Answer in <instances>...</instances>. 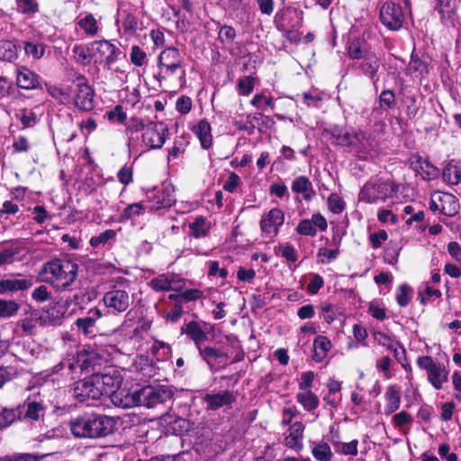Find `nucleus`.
<instances>
[{
	"instance_id": "52",
	"label": "nucleus",
	"mask_w": 461,
	"mask_h": 461,
	"mask_svg": "<svg viewBox=\"0 0 461 461\" xmlns=\"http://www.w3.org/2000/svg\"><path fill=\"white\" fill-rule=\"evenodd\" d=\"M18 12L27 14L38 12V4L35 0H16Z\"/></svg>"
},
{
	"instance_id": "3",
	"label": "nucleus",
	"mask_w": 461,
	"mask_h": 461,
	"mask_svg": "<svg viewBox=\"0 0 461 461\" xmlns=\"http://www.w3.org/2000/svg\"><path fill=\"white\" fill-rule=\"evenodd\" d=\"M77 269V264L72 260L55 258L43 265L41 274L46 283L58 291H64L76 281Z\"/></svg>"
},
{
	"instance_id": "48",
	"label": "nucleus",
	"mask_w": 461,
	"mask_h": 461,
	"mask_svg": "<svg viewBox=\"0 0 461 461\" xmlns=\"http://www.w3.org/2000/svg\"><path fill=\"white\" fill-rule=\"evenodd\" d=\"M255 78L251 76H247L240 78L238 81V90L242 95H249L254 89Z\"/></svg>"
},
{
	"instance_id": "62",
	"label": "nucleus",
	"mask_w": 461,
	"mask_h": 461,
	"mask_svg": "<svg viewBox=\"0 0 461 461\" xmlns=\"http://www.w3.org/2000/svg\"><path fill=\"white\" fill-rule=\"evenodd\" d=\"M107 118L110 121H116L120 123H123L126 120V113H124L122 105H116L113 110L109 111L107 113Z\"/></svg>"
},
{
	"instance_id": "63",
	"label": "nucleus",
	"mask_w": 461,
	"mask_h": 461,
	"mask_svg": "<svg viewBox=\"0 0 461 461\" xmlns=\"http://www.w3.org/2000/svg\"><path fill=\"white\" fill-rule=\"evenodd\" d=\"M32 212L33 214V220L38 224H42L50 217L49 212L42 205H36L32 208Z\"/></svg>"
},
{
	"instance_id": "20",
	"label": "nucleus",
	"mask_w": 461,
	"mask_h": 461,
	"mask_svg": "<svg viewBox=\"0 0 461 461\" xmlns=\"http://www.w3.org/2000/svg\"><path fill=\"white\" fill-rule=\"evenodd\" d=\"M16 84L23 89H35L40 85L39 77L25 67H18L16 68Z\"/></svg>"
},
{
	"instance_id": "36",
	"label": "nucleus",
	"mask_w": 461,
	"mask_h": 461,
	"mask_svg": "<svg viewBox=\"0 0 461 461\" xmlns=\"http://www.w3.org/2000/svg\"><path fill=\"white\" fill-rule=\"evenodd\" d=\"M296 400L303 405L304 410L311 411L315 410L319 405V399L311 390H307L296 394Z\"/></svg>"
},
{
	"instance_id": "6",
	"label": "nucleus",
	"mask_w": 461,
	"mask_h": 461,
	"mask_svg": "<svg viewBox=\"0 0 461 461\" xmlns=\"http://www.w3.org/2000/svg\"><path fill=\"white\" fill-rule=\"evenodd\" d=\"M74 105L82 112H90L95 108V91L84 77L77 78L73 90Z\"/></svg>"
},
{
	"instance_id": "43",
	"label": "nucleus",
	"mask_w": 461,
	"mask_h": 461,
	"mask_svg": "<svg viewBox=\"0 0 461 461\" xmlns=\"http://www.w3.org/2000/svg\"><path fill=\"white\" fill-rule=\"evenodd\" d=\"M17 57V50L14 43L10 41H0V59L13 61Z\"/></svg>"
},
{
	"instance_id": "7",
	"label": "nucleus",
	"mask_w": 461,
	"mask_h": 461,
	"mask_svg": "<svg viewBox=\"0 0 461 461\" xmlns=\"http://www.w3.org/2000/svg\"><path fill=\"white\" fill-rule=\"evenodd\" d=\"M98 391L93 375L87 378L75 382L70 388V393L75 400L79 402L101 400V393Z\"/></svg>"
},
{
	"instance_id": "11",
	"label": "nucleus",
	"mask_w": 461,
	"mask_h": 461,
	"mask_svg": "<svg viewBox=\"0 0 461 461\" xmlns=\"http://www.w3.org/2000/svg\"><path fill=\"white\" fill-rule=\"evenodd\" d=\"M93 58L95 61L104 62L105 67L113 64L120 55V50L106 40L95 41L91 43Z\"/></svg>"
},
{
	"instance_id": "37",
	"label": "nucleus",
	"mask_w": 461,
	"mask_h": 461,
	"mask_svg": "<svg viewBox=\"0 0 461 461\" xmlns=\"http://www.w3.org/2000/svg\"><path fill=\"white\" fill-rule=\"evenodd\" d=\"M198 350L202 358L210 366V367H212L214 361L222 357H227L225 353L210 346L202 348L201 344Z\"/></svg>"
},
{
	"instance_id": "42",
	"label": "nucleus",
	"mask_w": 461,
	"mask_h": 461,
	"mask_svg": "<svg viewBox=\"0 0 461 461\" xmlns=\"http://www.w3.org/2000/svg\"><path fill=\"white\" fill-rule=\"evenodd\" d=\"M20 305L12 300L0 299V318L7 319L17 314Z\"/></svg>"
},
{
	"instance_id": "44",
	"label": "nucleus",
	"mask_w": 461,
	"mask_h": 461,
	"mask_svg": "<svg viewBox=\"0 0 461 461\" xmlns=\"http://www.w3.org/2000/svg\"><path fill=\"white\" fill-rule=\"evenodd\" d=\"M16 420H19L17 407L15 409L3 408L0 411V429L11 425Z\"/></svg>"
},
{
	"instance_id": "35",
	"label": "nucleus",
	"mask_w": 461,
	"mask_h": 461,
	"mask_svg": "<svg viewBox=\"0 0 461 461\" xmlns=\"http://www.w3.org/2000/svg\"><path fill=\"white\" fill-rule=\"evenodd\" d=\"M385 400H386V406H385V413L391 414L400 407L401 402V395L400 393L395 389L394 386H389L386 389L385 392Z\"/></svg>"
},
{
	"instance_id": "2",
	"label": "nucleus",
	"mask_w": 461,
	"mask_h": 461,
	"mask_svg": "<svg viewBox=\"0 0 461 461\" xmlns=\"http://www.w3.org/2000/svg\"><path fill=\"white\" fill-rule=\"evenodd\" d=\"M120 394L113 396V402L122 408H129L134 405L153 408L158 404L169 401L173 392L167 386H145L136 390L132 393H126L124 399L119 398Z\"/></svg>"
},
{
	"instance_id": "28",
	"label": "nucleus",
	"mask_w": 461,
	"mask_h": 461,
	"mask_svg": "<svg viewBox=\"0 0 461 461\" xmlns=\"http://www.w3.org/2000/svg\"><path fill=\"white\" fill-rule=\"evenodd\" d=\"M291 188L296 194H303L306 201L312 200L315 194L312 182L304 176H300L294 179Z\"/></svg>"
},
{
	"instance_id": "13",
	"label": "nucleus",
	"mask_w": 461,
	"mask_h": 461,
	"mask_svg": "<svg viewBox=\"0 0 461 461\" xmlns=\"http://www.w3.org/2000/svg\"><path fill=\"white\" fill-rule=\"evenodd\" d=\"M93 376L97 389L100 391L99 393H101V398L104 395H111V399L113 400L114 394H120L119 398L124 399V396L122 397L123 392L114 391L121 383V379L118 375L96 372L93 374Z\"/></svg>"
},
{
	"instance_id": "21",
	"label": "nucleus",
	"mask_w": 461,
	"mask_h": 461,
	"mask_svg": "<svg viewBox=\"0 0 461 461\" xmlns=\"http://www.w3.org/2000/svg\"><path fill=\"white\" fill-rule=\"evenodd\" d=\"M236 400V396L233 393L225 390L218 393L206 394L204 402L207 404V408L210 410H218L225 405L231 404Z\"/></svg>"
},
{
	"instance_id": "38",
	"label": "nucleus",
	"mask_w": 461,
	"mask_h": 461,
	"mask_svg": "<svg viewBox=\"0 0 461 461\" xmlns=\"http://www.w3.org/2000/svg\"><path fill=\"white\" fill-rule=\"evenodd\" d=\"M150 287L156 291H178L179 286H173V277L167 276H159L152 279L149 283Z\"/></svg>"
},
{
	"instance_id": "26",
	"label": "nucleus",
	"mask_w": 461,
	"mask_h": 461,
	"mask_svg": "<svg viewBox=\"0 0 461 461\" xmlns=\"http://www.w3.org/2000/svg\"><path fill=\"white\" fill-rule=\"evenodd\" d=\"M289 435L285 438V445L294 449H301L303 447V438L304 426L302 422H294L289 429Z\"/></svg>"
},
{
	"instance_id": "33",
	"label": "nucleus",
	"mask_w": 461,
	"mask_h": 461,
	"mask_svg": "<svg viewBox=\"0 0 461 461\" xmlns=\"http://www.w3.org/2000/svg\"><path fill=\"white\" fill-rule=\"evenodd\" d=\"M194 133L198 137L203 149H208L211 147L212 137L211 134V125L207 121H200L194 129Z\"/></svg>"
},
{
	"instance_id": "45",
	"label": "nucleus",
	"mask_w": 461,
	"mask_h": 461,
	"mask_svg": "<svg viewBox=\"0 0 461 461\" xmlns=\"http://www.w3.org/2000/svg\"><path fill=\"white\" fill-rule=\"evenodd\" d=\"M15 117L21 122L23 128H31L37 123L36 113L25 108L19 110Z\"/></svg>"
},
{
	"instance_id": "5",
	"label": "nucleus",
	"mask_w": 461,
	"mask_h": 461,
	"mask_svg": "<svg viewBox=\"0 0 461 461\" xmlns=\"http://www.w3.org/2000/svg\"><path fill=\"white\" fill-rule=\"evenodd\" d=\"M103 302L110 313L120 314L129 309L133 300L127 290L114 287L104 294Z\"/></svg>"
},
{
	"instance_id": "1",
	"label": "nucleus",
	"mask_w": 461,
	"mask_h": 461,
	"mask_svg": "<svg viewBox=\"0 0 461 461\" xmlns=\"http://www.w3.org/2000/svg\"><path fill=\"white\" fill-rule=\"evenodd\" d=\"M114 420L106 415L86 413L70 419L69 428L76 438H98L113 431Z\"/></svg>"
},
{
	"instance_id": "41",
	"label": "nucleus",
	"mask_w": 461,
	"mask_h": 461,
	"mask_svg": "<svg viewBox=\"0 0 461 461\" xmlns=\"http://www.w3.org/2000/svg\"><path fill=\"white\" fill-rule=\"evenodd\" d=\"M72 52L76 61L82 65L89 64L93 58L91 46L75 45Z\"/></svg>"
},
{
	"instance_id": "18",
	"label": "nucleus",
	"mask_w": 461,
	"mask_h": 461,
	"mask_svg": "<svg viewBox=\"0 0 461 461\" xmlns=\"http://www.w3.org/2000/svg\"><path fill=\"white\" fill-rule=\"evenodd\" d=\"M411 165L424 180H432L439 176V169L420 156L411 158Z\"/></svg>"
},
{
	"instance_id": "50",
	"label": "nucleus",
	"mask_w": 461,
	"mask_h": 461,
	"mask_svg": "<svg viewBox=\"0 0 461 461\" xmlns=\"http://www.w3.org/2000/svg\"><path fill=\"white\" fill-rule=\"evenodd\" d=\"M145 206L143 203H135L129 204L122 212V218L125 220L131 219L144 213Z\"/></svg>"
},
{
	"instance_id": "55",
	"label": "nucleus",
	"mask_w": 461,
	"mask_h": 461,
	"mask_svg": "<svg viewBox=\"0 0 461 461\" xmlns=\"http://www.w3.org/2000/svg\"><path fill=\"white\" fill-rule=\"evenodd\" d=\"M438 12L443 17L449 18L456 11V0H438Z\"/></svg>"
},
{
	"instance_id": "22",
	"label": "nucleus",
	"mask_w": 461,
	"mask_h": 461,
	"mask_svg": "<svg viewBox=\"0 0 461 461\" xmlns=\"http://www.w3.org/2000/svg\"><path fill=\"white\" fill-rule=\"evenodd\" d=\"M380 59L375 54L368 53L364 56L363 60L359 64V68L366 77L375 83L379 79L377 71L380 68Z\"/></svg>"
},
{
	"instance_id": "60",
	"label": "nucleus",
	"mask_w": 461,
	"mask_h": 461,
	"mask_svg": "<svg viewBox=\"0 0 461 461\" xmlns=\"http://www.w3.org/2000/svg\"><path fill=\"white\" fill-rule=\"evenodd\" d=\"M362 42L359 40H354L349 43L348 55L351 59H364Z\"/></svg>"
},
{
	"instance_id": "30",
	"label": "nucleus",
	"mask_w": 461,
	"mask_h": 461,
	"mask_svg": "<svg viewBox=\"0 0 461 461\" xmlns=\"http://www.w3.org/2000/svg\"><path fill=\"white\" fill-rule=\"evenodd\" d=\"M76 23L87 36L94 37L99 32L98 22L92 14L78 17Z\"/></svg>"
},
{
	"instance_id": "59",
	"label": "nucleus",
	"mask_w": 461,
	"mask_h": 461,
	"mask_svg": "<svg viewBox=\"0 0 461 461\" xmlns=\"http://www.w3.org/2000/svg\"><path fill=\"white\" fill-rule=\"evenodd\" d=\"M236 37V31L233 27L223 25L219 32V39L223 43H231Z\"/></svg>"
},
{
	"instance_id": "17",
	"label": "nucleus",
	"mask_w": 461,
	"mask_h": 461,
	"mask_svg": "<svg viewBox=\"0 0 461 461\" xmlns=\"http://www.w3.org/2000/svg\"><path fill=\"white\" fill-rule=\"evenodd\" d=\"M19 420H41L45 415V406L39 402H25L22 405H18Z\"/></svg>"
},
{
	"instance_id": "53",
	"label": "nucleus",
	"mask_w": 461,
	"mask_h": 461,
	"mask_svg": "<svg viewBox=\"0 0 461 461\" xmlns=\"http://www.w3.org/2000/svg\"><path fill=\"white\" fill-rule=\"evenodd\" d=\"M328 206L330 212L339 214L344 210L345 203L337 194H331L328 198Z\"/></svg>"
},
{
	"instance_id": "49",
	"label": "nucleus",
	"mask_w": 461,
	"mask_h": 461,
	"mask_svg": "<svg viewBox=\"0 0 461 461\" xmlns=\"http://www.w3.org/2000/svg\"><path fill=\"white\" fill-rule=\"evenodd\" d=\"M115 237V231L113 230H106L97 236H94L90 239V245L94 248H97L100 245L106 244L110 240Z\"/></svg>"
},
{
	"instance_id": "25",
	"label": "nucleus",
	"mask_w": 461,
	"mask_h": 461,
	"mask_svg": "<svg viewBox=\"0 0 461 461\" xmlns=\"http://www.w3.org/2000/svg\"><path fill=\"white\" fill-rule=\"evenodd\" d=\"M32 285L33 281L32 278L3 279L0 281V294H5L17 291H25L32 287Z\"/></svg>"
},
{
	"instance_id": "46",
	"label": "nucleus",
	"mask_w": 461,
	"mask_h": 461,
	"mask_svg": "<svg viewBox=\"0 0 461 461\" xmlns=\"http://www.w3.org/2000/svg\"><path fill=\"white\" fill-rule=\"evenodd\" d=\"M357 446L358 441L357 439H353L350 442L343 443V442H335L334 447L336 451L342 455H351V456H357Z\"/></svg>"
},
{
	"instance_id": "39",
	"label": "nucleus",
	"mask_w": 461,
	"mask_h": 461,
	"mask_svg": "<svg viewBox=\"0 0 461 461\" xmlns=\"http://www.w3.org/2000/svg\"><path fill=\"white\" fill-rule=\"evenodd\" d=\"M406 73L414 78H422L427 73V66L419 59L411 58L406 68Z\"/></svg>"
},
{
	"instance_id": "23",
	"label": "nucleus",
	"mask_w": 461,
	"mask_h": 461,
	"mask_svg": "<svg viewBox=\"0 0 461 461\" xmlns=\"http://www.w3.org/2000/svg\"><path fill=\"white\" fill-rule=\"evenodd\" d=\"M181 333L186 334L194 342L197 348H200V345L208 339L200 323L194 321L185 323L181 327Z\"/></svg>"
},
{
	"instance_id": "34",
	"label": "nucleus",
	"mask_w": 461,
	"mask_h": 461,
	"mask_svg": "<svg viewBox=\"0 0 461 461\" xmlns=\"http://www.w3.org/2000/svg\"><path fill=\"white\" fill-rule=\"evenodd\" d=\"M312 454L318 461H330L333 456L330 447L323 441L312 443Z\"/></svg>"
},
{
	"instance_id": "19",
	"label": "nucleus",
	"mask_w": 461,
	"mask_h": 461,
	"mask_svg": "<svg viewBox=\"0 0 461 461\" xmlns=\"http://www.w3.org/2000/svg\"><path fill=\"white\" fill-rule=\"evenodd\" d=\"M328 133L330 134V141L340 146L353 147L357 142V132L352 130H344L339 127L331 128Z\"/></svg>"
},
{
	"instance_id": "9",
	"label": "nucleus",
	"mask_w": 461,
	"mask_h": 461,
	"mask_svg": "<svg viewBox=\"0 0 461 461\" xmlns=\"http://www.w3.org/2000/svg\"><path fill=\"white\" fill-rule=\"evenodd\" d=\"M381 23L391 31H398L404 22V14L400 5L385 2L380 8Z\"/></svg>"
},
{
	"instance_id": "61",
	"label": "nucleus",
	"mask_w": 461,
	"mask_h": 461,
	"mask_svg": "<svg viewBox=\"0 0 461 461\" xmlns=\"http://www.w3.org/2000/svg\"><path fill=\"white\" fill-rule=\"evenodd\" d=\"M32 297L39 303H43L51 299V294L45 285H40L33 290Z\"/></svg>"
},
{
	"instance_id": "54",
	"label": "nucleus",
	"mask_w": 461,
	"mask_h": 461,
	"mask_svg": "<svg viewBox=\"0 0 461 461\" xmlns=\"http://www.w3.org/2000/svg\"><path fill=\"white\" fill-rule=\"evenodd\" d=\"M20 252L17 247H8L0 250V266L4 264H11L14 258Z\"/></svg>"
},
{
	"instance_id": "24",
	"label": "nucleus",
	"mask_w": 461,
	"mask_h": 461,
	"mask_svg": "<svg viewBox=\"0 0 461 461\" xmlns=\"http://www.w3.org/2000/svg\"><path fill=\"white\" fill-rule=\"evenodd\" d=\"M357 142L354 145V150L361 158L366 157L370 151H373L377 147L376 140L367 132H357Z\"/></svg>"
},
{
	"instance_id": "10",
	"label": "nucleus",
	"mask_w": 461,
	"mask_h": 461,
	"mask_svg": "<svg viewBox=\"0 0 461 461\" xmlns=\"http://www.w3.org/2000/svg\"><path fill=\"white\" fill-rule=\"evenodd\" d=\"M167 134L168 129L163 122H149L145 132L142 133V142L149 149H160Z\"/></svg>"
},
{
	"instance_id": "57",
	"label": "nucleus",
	"mask_w": 461,
	"mask_h": 461,
	"mask_svg": "<svg viewBox=\"0 0 461 461\" xmlns=\"http://www.w3.org/2000/svg\"><path fill=\"white\" fill-rule=\"evenodd\" d=\"M411 300V288L407 285H401L396 294L397 303L405 307Z\"/></svg>"
},
{
	"instance_id": "31",
	"label": "nucleus",
	"mask_w": 461,
	"mask_h": 461,
	"mask_svg": "<svg viewBox=\"0 0 461 461\" xmlns=\"http://www.w3.org/2000/svg\"><path fill=\"white\" fill-rule=\"evenodd\" d=\"M442 176L444 181L457 185L461 181V162L450 161L443 169Z\"/></svg>"
},
{
	"instance_id": "56",
	"label": "nucleus",
	"mask_w": 461,
	"mask_h": 461,
	"mask_svg": "<svg viewBox=\"0 0 461 461\" xmlns=\"http://www.w3.org/2000/svg\"><path fill=\"white\" fill-rule=\"evenodd\" d=\"M131 61L137 67H141L147 58L146 53L137 45H133L131 49Z\"/></svg>"
},
{
	"instance_id": "64",
	"label": "nucleus",
	"mask_w": 461,
	"mask_h": 461,
	"mask_svg": "<svg viewBox=\"0 0 461 461\" xmlns=\"http://www.w3.org/2000/svg\"><path fill=\"white\" fill-rule=\"evenodd\" d=\"M2 461H39L36 456L32 454H14L5 456Z\"/></svg>"
},
{
	"instance_id": "12",
	"label": "nucleus",
	"mask_w": 461,
	"mask_h": 461,
	"mask_svg": "<svg viewBox=\"0 0 461 461\" xmlns=\"http://www.w3.org/2000/svg\"><path fill=\"white\" fill-rule=\"evenodd\" d=\"M285 213L277 208L271 209L262 216L259 222L261 231L267 238H274L277 235L279 227L284 224Z\"/></svg>"
},
{
	"instance_id": "32",
	"label": "nucleus",
	"mask_w": 461,
	"mask_h": 461,
	"mask_svg": "<svg viewBox=\"0 0 461 461\" xmlns=\"http://www.w3.org/2000/svg\"><path fill=\"white\" fill-rule=\"evenodd\" d=\"M448 379V372L444 366L437 364L429 373L428 380L436 388L441 389L444 383Z\"/></svg>"
},
{
	"instance_id": "29",
	"label": "nucleus",
	"mask_w": 461,
	"mask_h": 461,
	"mask_svg": "<svg viewBox=\"0 0 461 461\" xmlns=\"http://www.w3.org/2000/svg\"><path fill=\"white\" fill-rule=\"evenodd\" d=\"M330 348L331 342L327 337L317 336L313 340V360L317 363L321 362L327 357Z\"/></svg>"
},
{
	"instance_id": "16",
	"label": "nucleus",
	"mask_w": 461,
	"mask_h": 461,
	"mask_svg": "<svg viewBox=\"0 0 461 461\" xmlns=\"http://www.w3.org/2000/svg\"><path fill=\"white\" fill-rule=\"evenodd\" d=\"M76 363L82 370L90 372L100 368L104 360L99 353L94 350H81L77 355Z\"/></svg>"
},
{
	"instance_id": "58",
	"label": "nucleus",
	"mask_w": 461,
	"mask_h": 461,
	"mask_svg": "<svg viewBox=\"0 0 461 461\" xmlns=\"http://www.w3.org/2000/svg\"><path fill=\"white\" fill-rule=\"evenodd\" d=\"M296 230L299 234L305 236L314 237L317 234V230L310 220H302L298 223Z\"/></svg>"
},
{
	"instance_id": "8",
	"label": "nucleus",
	"mask_w": 461,
	"mask_h": 461,
	"mask_svg": "<svg viewBox=\"0 0 461 461\" xmlns=\"http://www.w3.org/2000/svg\"><path fill=\"white\" fill-rule=\"evenodd\" d=\"M393 192V185L386 182L372 180L367 182L359 193V200L372 203L378 200L384 201Z\"/></svg>"
},
{
	"instance_id": "51",
	"label": "nucleus",
	"mask_w": 461,
	"mask_h": 461,
	"mask_svg": "<svg viewBox=\"0 0 461 461\" xmlns=\"http://www.w3.org/2000/svg\"><path fill=\"white\" fill-rule=\"evenodd\" d=\"M380 107L384 110L392 109L395 105V95L391 90H384L379 96Z\"/></svg>"
},
{
	"instance_id": "47",
	"label": "nucleus",
	"mask_w": 461,
	"mask_h": 461,
	"mask_svg": "<svg viewBox=\"0 0 461 461\" xmlns=\"http://www.w3.org/2000/svg\"><path fill=\"white\" fill-rule=\"evenodd\" d=\"M24 51L26 55L40 59L45 52V45L41 43H34L31 41L24 42Z\"/></svg>"
},
{
	"instance_id": "4",
	"label": "nucleus",
	"mask_w": 461,
	"mask_h": 461,
	"mask_svg": "<svg viewBox=\"0 0 461 461\" xmlns=\"http://www.w3.org/2000/svg\"><path fill=\"white\" fill-rule=\"evenodd\" d=\"M184 59L177 49L169 47L165 49L158 56V77L167 80L173 77L183 66Z\"/></svg>"
},
{
	"instance_id": "40",
	"label": "nucleus",
	"mask_w": 461,
	"mask_h": 461,
	"mask_svg": "<svg viewBox=\"0 0 461 461\" xmlns=\"http://www.w3.org/2000/svg\"><path fill=\"white\" fill-rule=\"evenodd\" d=\"M189 228L194 238H202L208 234L210 224L206 222V219L204 217L199 216L189 224Z\"/></svg>"
},
{
	"instance_id": "15",
	"label": "nucleus",
	"mask_w": 461,
	"mask_h": 461,
	"mask_svg": "<svg viewBox=\"0 0 461 461\" xmlns=\"http://www.w3.org/2000/svg\"><path fill=\"white\" fill-rule=\"evenodd\" d=\"M175 190L171 185H163L162 188L156 190L152 196L149 197L151 211H157L161 208H168L176 202Z\"/></svg>"
},
{
	"instance_id": "14",
	"label": "nucleus",
	"mask_w": 461,
	"mask_h": 461,
	"mask_svg": "<svg viewBox=\"0 0 461 461\" xmlns=\"http://www.w3.org/2000/svg\"><path fill=\"white\" fill-rule=\"evenodd\" d=\"M102 316V311L97 307H93L86 316L77 318L75 321V325L79 332L86 337L93 338L97 333L96 322Z\"/></svg>"
},
{
	"instance_id": "27",
	"label": "nucleus",
	"mask_w": 461,
	"mask_h": 461,
	"mask_svg": "<svg viewBox=\"0 0 461 461\" xmlns=\"http://www.w3.org/2000/svg\"><path fill=\"white\" fill-rule=\"evenodd\" d=\"M440 212L452 217L458 213L459 203L456 197L449 193H439Z\"/></svg>"
}]
</instances>
